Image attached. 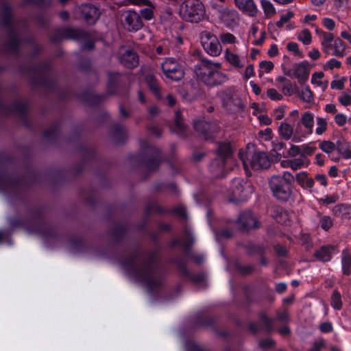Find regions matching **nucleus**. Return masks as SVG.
I'll use <instances>...</instances> for the list:
<instances>
[{
    "mask_svg": "<svg viewBox=\"0 0 351 351\" xmlns=\"http://www.w3.org/2000/svg\"><path fill=\"white\" fill-rule=\"evenodd\" d=\"M239 158L248 173L249 168L258 170L269 166V160L265 152H256L253 145H247L245 149L239 152Z\"/></svg>",
    "mask_w": 351,
    "mask_h": 351,
    "instance_id": "nucleus-1",
    "label": "nucleus"
},
{
    "mask_svg": "<svg viewBox=\"0 0 351 351\" xmlns=\"http://www.w3.org/2000/svg\"><path fill=\"white\" fill-rule=\"evenodd\" d=\"M293 180V176L289 171H285L282 175L271 176L269 186L274 195L278 199H287L291 195Z\"/></svg>",
    "mask_w": 351,
    "mask_h": 351,
    "instance_id": "nucleus-2",
    "label": "nucleus"
},
{
    "mask_svg": "<svg viewBox=\"0 0 351 351\" xmlns=\"http://www.w3.org/2000/svg\"><path fill=\"white\" fill-rule=\"evenodd\" d=\"M179 12L184 20L198 23L204 18L206 10L199 0H186L181 5Z\"/></svg>",
    "mask_w": 351,
    "mask_h": 351,
    "instance_id": "nucleus-3",
    "label": "nucleus"
},
{
    "mask_svg": "<svg viewBox=\"0 0 351 351\" xmlns=\"http://www.w3.org/2000/svg\"><path fill=\"white\" fill-rule=\"evenodd\" d=\"M221 99L225 109L230 113L241 112L244 107L241 94L235 89L227 88L221 93Z\"/></svg>",
    "mask_w": 351,
    "mask_h": 351,
    "instance_id": "nucleus-4",
    "label": "nucleus"
},
{
    "mask_svg": "<svg viewBox=\"0 0 351 351\" xmlns=\"http://www.w3.org/2000/svg\"><path fill=\"white\" fill-rule=\"evenodd\" d=\"M230 192L232 201H245L252 194L253 187L250 182L237 178L232 182Z\"/></svg>",
    "mask_w": 351,
    "mask_h": 351,
    "instance_id": "nucleus-5",
    "label": "nucleus"
},
{
    "mask_svg": "<svg viewBox=\"0 0 351 351\" xmlns=\"http://www.w3.org/2000/svg\"><path fill=\"white\" fill-rule=\"evenodd\" d=\"M278 132L284 140H291L294 143H300L306 138V135L302 131L299 124L294 129L293 125L282 121L278 126Z\"/></svg>",
    "mask_w": 351,
    "mask_h": 351,
    "instance_id": "nucleus-6",
    "label": "nucleus"
},
{
    "mask_svg": "<svg viewBox=\"0 0 351 351\" xmlns=\"http://www.w3.org/2000/svg\"><path fill=\"white\" fill-rule=\"evenodd\" d=\"M201 43L204 50L212 56H218L221 51V47L216 36L209 32L201 34Z\"/></svg>",
    "mask_w": 351,
    "mask_h": 351,
    "instance_id": "nucleus-7",
    "label": "nucleus"
},
{
    "mask_svg": "<svg viewBox=\"0 0 351 351\" xmlns=\"http://www.w3.org/2000/svg\"><path fill=\"white\" fill-rule=\"evenodd\" d=\"M216 68H221V64L208 60H202L195 67L196 76L205 84L206 77L212 78Z\"/></svg>",
    "mask_w": 351,
    "mask_h": 351,
    "instance_id": "nucleus-8",
    "label": "nucleus"
},
{
    "mask_svg": "<svg viewBox=\"0 0 351 351\" xmlns=\"http://www.w3.org/2000/svg\"><path fill=\"white\" fill-rule=\"evenodd\" d=\"M162 69L166 77L171 80H180L184 75L180 65L171 58L167 59L162 64Z\"/></svg>",
    "mask_w": 351,
    "mask_h": 351,
    "instance_id": "nucleus-9",
    "label": "nucleus"
},
{
    "mask_svg": "<svg viewBox=\"0 0 351 351\" xmlns=\"http://www.w3.org/2000/svg\"><path fill=\"white\" fill-rule=\"evenodd\" d=\"M216 15L218 20L226 27H234L239 21V14L234 9L228 8L219 9Z\"/></svg>",
    "mask_w": 351,
    "mask_h": 351,
    "instance_id": "nucleus-10",
    "label": "nucleus"
},
{
    "mask_svg": "<svg viewBox=\"0 0 351 351\" xmlns=\"http://www.w3.org/2000/svg\"><path fill=\"white\" fill-rule=\"evenodd\" d=\"M123 16V25L129 31H137L143 27L141 16L136 11H126Z\"/></svg>",
    "mask_w": 351,
    "mask_h": 351,
    "instance_id": "nucleus-11",
    "label": "nucleus"
},
{
    "mask_svg": "<svg viewBox=\"0 0 351 351\" xmlns=\"http://www.w3.org/2000/svg\"><path fill=\"white\" fill-rule=\"evenodd\" d=\"M223 58L231 66L236 69H243L245 64L246 57L239 56L230 49H226L224 51Z\"/></svg>",
    "mask_w": 351,
    "mask_h": 351,
    "instance_id": "nucleus-12",
    "label": "nucleus"
},
{
    "mask_svg": "<svg viewBox=\"0 0 351 351\" xmlns=\"http://www.w3.org/2000/svg\"><path fill=\"white\" fill-rule=\"evenodd\" d=\"M314 121L315 116L312 112L306 111L302 114L300 123L298 124L305 128L306 132L303 133L306 135V137L307 135H311L313 133Z\"/></svg>",
    "mask_w": 351,
    "mask_h": 351,
    "instance_id": "nucleus-13",
    "label": "nucleus"
},
{
    "mask_svg": "<svg viewBox=\"0 0 351 351\" xmlns=\"http://www.w3.org/2000/svg\"><path fill=\"white\" fill-rule=\"evenodd\" d=\"M81 12L88 23H95L99 17V11L94 5L86 4L82 6Z\"/></svg>",
    "mask_w": 351,
    "mask_h": 351,
    "instance_id": "nucleus-14",
    "label": "nucleus"
},
{
    "mask_svg": "<svg viewBox=\"0 0 351 351\" xmlns=\"http://www.w3.org/2000/svg\"><path fill=\"white\" fill-rule=\"evenodd\" d=\"M239 221L245 228H253L258 226L257 219L250 211H246L241 214Z\"/></svg>",
    "mask_w": 351,
    "mask_h": 351,
    "instance_id": "nucleus-15",
    "label": "nucleus"
},
{
    "mask_svg": "<svg viewBox=\"0 0 351 351\" xmlns=\"http://www.w3.org/2000/svg\"><path fill=\"white\" fill-rule=\"evenodd\" d=\"M236 5L249 15L254 16L257 12V8L253 0H234Z\"/></svg>",
    "mask_w": 351,
    "mask_h": 351,
    "instance_id": "nucleus-16",
    "label": "nucleus"
},
{
    "mask_svg": "<svg viewBox=\"0 0 351 351\" xmlns=\"http://www.w3.org/2000/svg\"><path fill=\"white\" fill-rule=\"evenodd\" d=\"M221 68H216L215 72L213 73V77H206L205 84L208 86H215L223 84L228 80V77L226 73L220 71Z\"/></svg>",
    "mask_w": 351,
    "mask_h": 351,
    "instance_id": "nucleus-17",
    "label": "nucleus"
},
{
    "mask_svg": "<svg viewBox=\"0 0 351 351\" xmlns=\"http://www.w3.org/2000/svg\"><path fill=\"white\" fill-rule=\"evenodd\" d=\"M294 74L298 78L299 83L302 84L308 80L309 69L305 64H298L295 66Z\"/></svg>",
    "mask_w": 351,
    "mask_h": 351,
    "instance_id": "nucleus-18",
    "label": "nucleus"
},
{
    "mask_svg": "<svg viewBox=\"0 0 351 351\" xmlns=\"http://www.w3.org/2000/svg\"><path fill=\"white\" fill-rule=\"evenodd\" d=\"M335 253H337V250L333 247L326 246L317 250L315 255L320 261H328Z\"/></svg>",
    "mask_w": 351,
    "mask_h": 351,
    "instance_id": "nucleus-19",
    "label": "nucleus"
},
{
    "mask_svg": "<svg viewBox=\"0 0 351 351\" xmlns=\"http://www.w3.org/2000/svg\"><path fill=\"white\" fill-rule=\"evenodd\" d=\"M329 54L337 57H342L346 54V45L340 38H337L334 40L332 44V49Z\"/></svg>",
    "mask_w": 351,
    "mask_h": 351,
    "instance_id": "nucleus-20",
    "label": "nucleus"
},
{
    "mask_svg": "<svg viewBox=\"0 0 351 351\" xmlns=\"http://www.w3.org/2000/svg\"><path fill=\"white\" fill-rule=\"evenodd\" d=\"M324 74L322 71H317L313 73L311 77V84L317 87H319L322 91H324L327 87L328 82L326 80H323Z\"/></svg>",
    "mask_w": 351,
    "mask_h": 351,
    "instance_id": "nucleus-21",
    "label": "nucleus"
},
{
    "mask_svg": "<svg viewBox=\"0 0 351 351\" xmlns=\"http://www.w3.org/2000/svg\"><path fill=\"white\" fill-rule=\"evenodd\" d=\"M294 16V13L292 11H288L282 14L279 21L276 22V26L278 28L286 27L287 29H292L294 26L290 23L291 19Z\"/></svg>",
    "mask_w": 351,
    "mask_h": 351,
    "instance_id": "nucleus-22",
    "label": "nucleus"
},
{
    "mask_svg": "<svg viewBox=\"0 0 351 351\" xmlns=\"http://www.w3.org/2000/svg\"><path fill=\"white\" fill-rule=\"evenodd\" d=\"M122 63L128 68L136 66L138 64V57L136 53L125 52L121 58Z\"/></svg>",
    "mask_w": 351,
    "mask_h": 351,
    "instance_id": "nucleus-23",
    "label": "nucleus"
},
{
    "mask_svg": "<svg viewBox=\"0 0 351 351\" xmlns=\"http://www.w3.org/2000/svg\"><path fill=\"white\" fill-rule=\"evenodd\" d=\"M296 181L303 188L311 189L314 185L312 178L308 177L306 172H300L296 175Z\"/></svg>",
    "mask_w": 351,
    "mask_h": 351,
    "instance_id": "nucleus-24",
    "label": "nucleus"
},
{
    "mask_svg": "<svg viewBox=\"0 0 351 351\" xmlns=\"http://www.w3.org/2000/svg\"><path fill=\"white\" fill-rule=\"evenodd\" d=\"M232 153V149L228 143H225L223 145H221L218 148V154L220 160V165L219 167V170L222 168V166L223 165V160L224 158H228L230 156Z\"/></svg>",
    "mask_w": 351,
    "mask_h": 351,
    "instance_id": "nucleus-25",
    "label": "nucleus"
},
{
    "mask_svg": "<svg viewBox=\"0 0 351 351\" xmlns=\"http://www.w3.org/2000/svg\"><path fill=\"white\" fill-rule=\"evenodd\" d=\"M334 36L330 33L324 32L322 34V40L321 45L322 46L323 51L329 54L332 49V42H334Z\"/></svg>",
    "mask_w": 351,
    "mask_h": 351,
    "instance_id": "nucleus-26",
    "label": "nucleus"
},
{
    "mask_svg": "<svg viewBox=\"0 0 351 351\" xmlns=\"http://www.w3.org/2000/svg\"><path fill=\"white\" fill-rule=\"evenodd\" d=\"M337 149L344 158H351V147L348 143L338 141L337 143Z\"/></svg>",
    "mask_w": 351,
    "mask_h": 351,
    "instance_id": "nucleus-27",
    "label": "nucleus"
},
{
    "mask_svg": "<svg viewBox=\"0 0 351 351\" xmlns=\"http://www.w3.org/2000/svg\"><path fill=\"white\" fill-rule=\"evenodd\" d=\"M309 162V160L307 157L301 156L299 158H295L291 160V169L296 171L302 167H307Z\"/></svg>",
    "mask_w": 351,
    "mask_h": 351,
    "instance_id": "nucleus-28",
    "label": "nucleus"
},
{
    "mask_svg": "<svg viewBox=\"0 0 351 351\" xmlns=\"http://www.w3.org/2000/svg\"><path fill=\"white\" fill-rule=\"evenodd\" d=\"M316 134L320 136L323 134L328 129L327 120L322 117H317L316 119Z\"/></svg>",
    "mask_w": 351,
    "mask_h": 351,
    "instance_id": "nucleus-29",
    "label": "nucleus"
},
{
    "mask_svg": "<svg viewBox=\"0 0 351 351\" xmlns=\"http://www.w3.org/2000/svg\"><path fill=\"white\" fill-rule=\"evenodd\" d=\"M341 262L343 273L347 275L349 274V269L351 266V254L347 250L343 251Z\"/></svg>",
    "mask_w": 351,
    "mask_h": 351,
    "instance_id": "nucleus-30",
    "label": "nucleus"
},
{
    "mask_svg": "<svg viewBox=\"0 0 351 351\" xmlns=\"http://www.w3.org/2000/svg\"><path fill=\"white\" fill-rule=\"evenodd\" d=\"M261 3L266 16H271L275 14L276 9L271 2L268 0H261Z\"/></svg>",
    "mask_w": 351,
    "mask_h": 351,
    "instance_id": "nucleus-31",
    "label": "nucleus"
},
{
    "mask_svg": "<svg viewBox=\"0 0 351 351\" xmlns=\"http://www.w3.org/2000/svg\"><path fill=\"white\" fill-rule=\"evenodd\" d=\"M298 39L304 45H308L312 41L311 34L307 29H303L297 36Z\"/></svg>",
    "mask_w": 351,
    "mask_h": 351,
    "instance_id": "nucleus-32",
    "label": "nucleus"
},
{
    "mask_svg": "<svg viewBox=\"0 0 351 351\" xmlns=\"http://www.w3.org/2000/svg\"><path fill=\"white\" fill-rule=\"evenodd\" d=\"M300 97L305 102L310 103L313 101V94L308 86H305L302 88Z\"/></svg>",
    "mask_w": 351,
    "mask_h": 351,
    "instance_id": "nucleus-33",
    "label": "nucleus"
},
{
    "mask_svg": "<svg viewBox=\"0 0 351 351\" xmlns=\"http://www.w3.org/2000/svg\"><path fill=\"white\" fill-rule=\"evenodd\" d=\"M147 7L140 10L141 16L145 20L149 21L154 17L155 6L151 2V5H146Z\"/></svg>",
    "mask_w": 351,
    "mask_h": 351,
    "instance_id": "nucleus-34",
    "label": "nucleus"
},
{
    "mask_svg": "<svg viewBox=\"0 0 351 351\" xmlns=\"http://www.w3.org/2000/svg\"><path fill=\"white\" fill-rule=\"evenodd\" d=\"M319 146L323 152L328 154L332 153L337 149V145L330 141H322L319 143Z\"/></svg>",
    "mask_w": 351,
    "mask_h": 351,
    "instance_id": "nucleus-35",
    "label": "nucleus"
},
{
    "mask_svg": "<svg viewBox=\"0 0 351 351\" xmlns=\"http://www.w3.org/2000/svg\"><path fill=\"white\" fill-rule=\"evenodd\" d=\"M274 218L280 223H286L289 220V215L282 209H276Z\"/></svg>",
    "mask_w": 351,
    "mask_h": 351,
    "instance_id": "nucleus-36",
    "label": "nucleus"
},
{
    "mask_svg": "<svg viewBox=\"0 0 351 351\" xmlns=\"http://www.w3.org/2000/svg\"><path fill=\"white\" fill-rule=\"evenodd\" d=\"M338 101L343 106H351V90L342 93Z\"/></svg>",
    "mask_w": 351,
    "mask_h": 351,
    "instance_id": "nucleus-37",
    "label": "nucleus"
},
{
    "mask_svg": "<svg viewBox=\"0 0 351 351\" xmlns=\"http://www.w3.org/2000/svg\"><path fill=\"white\" fill-rule=\"evenodd\" d=\"M219 39L222 44H234L236 43V37L230 33H223L220 34Z\"/></svg>",
    "mask_w": 351,
    "mask_h": 351,
    "instance_id": "nucleus-38",
    "label": "nucleus"
},
{
    "mask_svg": "<svg viewBox=\"0 0 351 351\" xmlns=\"http://www.w3.org/2000/svg\"><path fill=\"white\" fill-rule=\"evenodd\" d=\"M331 305L337 310L341 308L342 302L341 299V295L337 291H334L331 298Z\"/></svg>",
    "mask_w": 351,
    "mask_h": 351,
    "instance_id": "nucleus-39",
    "label": "nucleus"
},
{
    "mask_svg": "<svg viewBox=\"0 0 351 351\" xmlns=\"http://www.w3.org/2000/svg\"><path fill=\"white\" fill-rule=\"evenodd\" d=\"M319 223L324 230H327L333 225V221L328 216H323L320 219Z\"/></svg>",
    "mask_w": 351,
    "mask_h": 351,
    "instance_id": "nucleus-40",
    "label": "nucleus"
},
{
    "mask_svg": "<svg viewBox=\"0 0 351 351\" xmlns=\"http://www.w3.org/2000/svg\"><path fill=\"white\" fill-rule=\"evenodd\" d=\"M316 148L314 146L311 145L310 144H304L301 146L302 154L301 156H304L307 157V156H310L314 153Z\"/></svg>",
    "mask_w": 351,
    "mask_h": 351,
    "instance_id": "nucleus-41",
    "label": "nucleus"
},
{
    "mask_svg": "<svg viewBox=\"0 0 351 351\" xmlns=\"http://www.w3.org/2000/svg\"><path fill=\"white\" fill-rule=\"evenodd\" d=\"M146 82L149 86L151 90L156 94H158V86L156 80L152 76H147L146 77Z\"/></svg>",
    "mask_w": 351,
    "mask_h": 351,
    "instance_id": "nucleus-42",
    "label": "nucleus"
},
{
    "mask_svg": "<svg viewBox=\"0 0 351 351\" xmlns=\"http://www.w3.org/2000/svg\"><path fill=\"white\" fill-rule=\"evenodd\" d=\"M285 115V107L279 106L273 112L274 117L277 120L282 119Z\"/></svg>",
    "mask_w": 351,
    "mask_h": 351,
    "instance_id": "nucleus-43",
    "label": "nucleus"
},
{
    "mask_svg": "<svg viewBox=\"0 0 351 351\" xmlns=\"http://www.w3.org/2000/svg\"><path fill=\"white\" fill-rule=\"evenodd\" d=\"M347 208L343 205H337L333 207L332 212L333 213L339 217H343L345 214H346Z\"/></svg>",
    "mask_w": 351,
    "mask_h": 351,
    "instance_id": "nucleus-44",
    "label": "nucleus"
},
{
    "mask_svg": "<svg viewBox=\"0 0 351 351\" xmlns=\"http://www.w3.org/2000/svg\"><path fill=\"white\" fill-rule=\"evenodd\" d=\"M287 49L289 51L293 52L295 55L301 56L298 45L294 42H290L287 45Z\"/></svg>",
    "mask_w": 351,
    "mask_h": 351,
    "instance_id": "nucleus-45",
    "label": "nucleus"
},
{
    "mask_svg": "<svg viewBox=\"0 0 351 351\" xmlns=\"http://www.w3.org/2000/svg\"><path fill=\"white\" fill-rule=\"evenodd\" d=\"M260 67L263 72L269 73L274 68V63L271 61H263L260 63Z\"/></svg>",
    "mask_w": 351,
    "mask_h": 351,
    "instance_id": "nucleus-46",
    "label": "nucleus"
},
{
    "mask_svg": "<svg viewBox=\"0 0 351 351\" xmlns=\"http://www.w3.org/2000/svg\"><path fill=\"white\" fill-rule=\"evenodd\" d=\"M267 94L272 100H280L282 98V96L274 88L268 89Z\"/></svg>",
    "mask_w": 351,
    "mask_h": 351,
    "instance_id": "nucleus-47",
    "label": "nucleus"
},
{
    "mask_svg": "<svg viewBox=\"0 0 351 351\" xmlns=\"http://www.w3.org/2000/svg\"><path fill=\"white\" fill-rule=\"evenodd\" d=\"M301 154H302L301 146L292 145L288 151V155L289 156L295 157L298 155H300L301 156Z\"/></svg>",
    "mask_w": 351,
    "mask_h": 351,
    "instance_id": "nucleus-48",
    "label": "nucleus"
},
{
    "mask_svg": "<svg viewBox=\"0 0 351 351\" xmlns=\"http://www.w3.org/2000/svg\"><path fill=\"white\" fill-rule=\"evenodd\" d=\"M322 23L324 26L329 30H332L335 27V22L330 18L323 19Z\"/></svg>",
    "mask_w": 351,
    "mask_h": 351,
    "instance_id": "nucleus-49",
    "label": "nucleus"
},
{
    "mask_svg": "<svg viewBox=\"0 0 351 351\" xmlns=\"http://www.w3.org/2000/svg\"><path fill=\"white\" fill-rule=\"evenodd\" d=\"M335 121L338 125L342 126L346 124L347 117L343 114L339 113L335 117Z\"/></svg>",
    "mask_w": 351,
    "mask_h": 351,
    "instance_id": "nucleus-50",
    "label": "nucleus"
},
{
    "mask_svg": "<svg viewBox=\"0 0 351 351\" xmlns=\"http://www.w3.org/2000/svg\"><path fill=\"white\" fill-rule=\"evenodd\" d=\"M345 81H346V78H342V79L338 80H333L331 82V88L341 90L344 87Z\"/></svg>",
    "mask_w": 351,
    "mask_h": 351,
    "instance_id": "nucleus-51",
    "label": "nucleus"
},
{
    "mask_svg": "<svg viewBox=\"0 0 351 351\" xmlns=\"http://www.w3.org/2000/svg\"><path fill=\"white\" fill-rule=\"evenodd\" d=\"M254 75V66L252 64L248 65L243 72V77L248 80Z\"/></svg>",
    "mask_w": 351,
    "mask_h": 351,
    "instance_id": "nucleus-52",
    "label": "nucleus"
},
{
    "mask_svg": "<svg viewBox=\"0 0 351 351\" xmlns=\"http://www.w3.org/2000/svg\"><path fill=\"white\" fill-rule=\"evenodd\" d=\"M254 44L256 45H261L263 43L265 38V32L264 31H260L259 34L254 38Z\"/></svg>",
    "mask_w": 351,
    "mask_h": 351,
    "instance_id": "nucleus-53",
    "label": "nucleus"
},
{
    "mask_svg": "<svg viewBox=\"0 0 351 351\" xmlns=\"http://www.w3.org/2000/svg\"><path fill=\"white\" fill-rule=\"evenodd\" d=\"M326 66L330 69L339 68L341 66V62L336 59H330L326 64Z\"/></svg>",
    "mask_w": 351,
    "mask_h": 351,
    "instance_id": "nucleus-54",
    "label": "nucleus"
},
{
    "mask_svg": "<svg viewBox=\"0 0 351 351\" xmlns=\"http://www.w3.org/2000/svg\"><path fill=\"white\" fill-rule=\"evenodd\" d=\"M274 344V341L270 339L261 340L259 342L260 346L263 348H269L271 347Z\"/></svg>",
    "mask_w": 351,
    "mask_h": 351,
    "instance_id": "nucleus-55",
    "label": "nucleus"
},
{
    "mask_svg": "<svg viewBox=\"0 0 351 351\" xmlns=\"http://www.w3.org/2000/svg\"><path fill=\"white\" fill-rule=\"evenodd\" d=\"M320 330L323 332H329L332 330V326L329 322H325L320 325Z\"/></svg>",
    "mask_w": 351,
    "mask_h": 351,
    "instance_id": "nucleus-56",
    "label": "nucleus"
},
{
    "mask_svg": "<svg viewBox=\"0 0 351 351\" xmlns=\"http://www.w3.org/2000/svg\"><path fill=\"white\" fill-rule=\"evenodd\" d=\"M195 128L197 131L204 132V129L207 128L208 123L205 121H200L195 123Z\"/></svg>",
    "mask_w": 351,
    "mask_h": 351,
    "instance_id": "nucleus-57",
    "label": "nucleus"
},
{
    "mask_svg": "<svg viewBox=\"0 0 351 351\" xmlns=\"http://www.w3.org/2000/svg\"><path fill=\"white\" fill-rule=\"evenodd\" d=\"M308 56L313 60H317L320 57V52L317 49H313L308 52Z\"/></svg>",
    "mask_w": 351,
    "mask_h": 351,
    "instance_id": "nucleus-58",
    "label": "nucleus"
},
{
    "mask_svg": "<svg viewBox=\"0 0 351 351\" xmlns=\"http://www.w3.org/2000/svg\"><path fill=\"white\" fill-rule=\"evenodd\" d=\"M268 55L270 56V57H274L278 55V47L276 45H271L270 46V48L268 50Z\"/></svg>",
    "mask_w": 351,
    "mask_h": 351,
    "instance_id": "nucleus-59",
    "label": "nucleus"
},
{
    "mask_svg": "<svg viewBox=\"0 0 351 351\" xmlns=\"http://www.w3.org/2000/svg\"><path fill=\"white\" fill-rule=\"evenodd\" d=\"M324 346V341L321 340L319 341L315 342L312 348H311L308 351H320L321 348Z\"/></svg>",
    "mask_w": 351,
    "mask_h": 351,
    "instance_id": "nucleus-60",
    "label": "nucleus"
},
{
    "mask_svg": "<svg viewBox=\"0 0 351 351\" xmlns=\"http://www.w3.org/2000/svg\"><path fill=\"white\" fill-rule=\"evenodd\" d=\"M337 199V197L335 195L325 196L322 199V201L324 204H331L335 202Z\"/></svg>",
    "mask_w": 351,
    "mask_h": 351,
    "instance_id": "nucleus-61",
    "label": "nucleus"
},
{
    "mask_svg": "<svg viewBox=\"0 0 351 351\" xmlns=\"http://www.w3.org/2000/svg\"><path fill=\"white\" fill-rule=\"evenodd\" d=\"M283 91L285 94L291 95L293 93V88L291 83H287L284 85Z\"/></svg>",
    "mask_w": 351,
    "mask_h": 351,
    "instance_id": "nucleus-62",
    "label": "nucleus"
},
{
    "mask_svg": "<svg viewBox=\"0 0 351 351\" xmlns=\"http://www.w3.org/2000/svg\"><path fill=\"white\" fill-rule=\"evenodd\" d=\"M325 111L327 113L335 114L337 112V108L334 104H328L326 105Z\"/></svg>",
    "mask_w": 351,
    "mask_h": 351,
    "instance_id": "nucleus-63",
    "label": "nucleus"
},
{
    "mask_svg": "<svg viewBox=\"0 0 351 351\" xmlns=\"http://www.w3.org/2000/svg\"><path fill=\"white\" fill-rule=\"evenodd\" d=\"M341 36L348 40L350 44H351V34L347 31V30H343L341 32Z\"/></svg>",
    "mask_w": 351,
    "mask_h": 351,
    "instance_id": "nucleus-64",
    "label": "nucleus"
}]
</instances>
